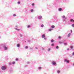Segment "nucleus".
I'll return each mask as SVG.
<instances>
[{"instance_id":"11","label":"nucleus","mask_w":74,"mask_h":74,"mask_svg":"<svg viewBox=\"0 0 74 74\" xmlns=\"http://www.w3.org/2000/svg\"><path fill=\"white\" fill-rule=\"evenodd\" d=\"M53 41H54V40H53V39H52V40H51V42H53Z\"/></svg>"},{"instance_id":"38","label":"nucleus","mask_w":74,"mask_h":74,"mask_svg":"<svg viewBox=\"0 0 74 74\" xmlns=\"http://www.w3.org/2000/svg\"><path fill=\"white\" fill-rule=\"evenodd\" d=\"M36 49H38V48L37 47H36Z\"/></svg>"},{"instance_id":"43","label":"nucleus","mask_w":74,"mask_h":74,"mask_svg":"<svg viewBox=\"0 0 74 74\" xmlns=\"http://www.w3.org/2000/svg\"><path fill=\"white\" fill-rule=\"evenodd\" d=\"M59 43H61V42H60Z\"/></svg>"},{"instance_id":"10","label":"nucleus","mask_w":74,"mask_h":74,"mask_svg":"<svg viewBox=\"0 0 74 74\" xmlns=\"http://www.w3.org/2000/svg\"><path fill=\"white\" fill-rule=\"evenodd\" d=\"M57 72L58 73H60V71H58Z\"/></svg>"},{"instance_id":"15","label":"nucleus","mask_w":74,"mask_h":74,"mask_svg":"<svg viewBox=\"0 0 74 74\" xmlns=\"http://www.w3.org/2000/svg\"><path fill=\"white\" fill-rule=\"evenodd\" d=\"M15 62H12V64H15Z\"/></svg>"},{"instance_id":"35","label":"nucleus","mask_w":74,"mask_h":74,"mask_svg":"<svg viewBox=\"0 0 74 74\" xmlns=\"http://www.w3.org/2000/svg\"><path fill=\"white\" fill-rule=\"evenodd\" d=\"M48 51H50V50H51L50 49H48Z\"/></svg>"},{"instance_id":"9","label":"nucleus","mask_w":74,"mask_h":74,"mask_svg":"<svg viewBox=\"0 0 74 74\" xmlns=\"http://www.w3.org/2000/svg\"><path fill=\"white\" fill-rule=\"evenodd\" d=\"M51 27H52V28H54L55 26L54 25H52L51 26Z\"/></svg>"},{"instance_id":"27","label":"nucleus","mask_w":74,"mask_h":74,"mask_svg":"<svg viewBox=\"0 0 74 74\" xmlns=\"http://www.w3.org/2000/svg\"><path fill=\"white\" fill-rule=\"evenodd\" d=\"M41 27H44V25H41Z\"/></svg>"},{"instance_id":"6","label":"nucleus","mask_w":74,"mask_h":74,"mask_svg":"<svg viewBox=\"0 0 74 74\" xmlns=\"http://www.w3.org/2000/svg\"><path fill=\"white\" fill-rule=\"evenodd\" d=\"M70 35H71V33H69L68 35V37H70Z\"/></svg>"},{"instance_id":"30","label":"nucleus","mask_w":74,"mask_h":74,"mask_svg":"<svg viewBox=\"0 0 74 74\" xmlns=\"http://www.w3.org/2000/svg\"><path fill=\"white\" fill-rule=\"evenodd\" d=\"M51 46H53V45H54V44H52L51 45Z\"/></svg>"},{"instance_id":"17","label":"nucleus","mask_w":74,"mask_h":74,"mask_svg":"<svg viewBox=\"0 0 74 74\" xmlns=\"http://www.w3.org/2000/svg\"><path fill=\"white\" fill-rule=\"evenodd\" d=\"M31 12H33V9H32V10H31Z\"/></svg>"},{"instance_id":"25","label":"nucleus","mask_w":74,"mask_h":74,"mask_svg":"<svg viewBox=\"0 0 74 74\" xmlns=\"http://www.w3.org/2000/svg\"><path fill=\"white\" fill-rule=\"evenodd\" d=\"M66 62L67 63H69V61L68 60V61H66Z\"/></svg>"},{"instance_id":"41","label":"nucleus","mask_w":74,"mask_h":74,"mask_svg":"<svg viewBox=\"0 0 74 74\" xmlns=\"http://www.w3.org/2000/svg\"><path fill=\"white\" fill-rule=\"evenodd\" d=\"M73 22H74V20L73 21Z\"/></svg>"},{"instance_id":"37","label":"nucleus","mask_w":74,"mask_h":74,"mask_svg":"<svg viewBox=\"0 0 74 74\" xmlns=\"http://www.w3.org/2000/svg\"><path fill=\"white\" fill-rule=\"evenodd\" d=\"M71 33H72V32H73V31H72V30H71Z\"/></svg>"},{"instance_id":"26","label":"nucleus","mask_w":74,"mask_h":74,"mask_svg":"<svg viewBox=\"0 0 74 74\" xmlns=\"http://www.w3.org/2000/svg\"><path fill=\"white\" fill-rule=\"evenodd\" d=\"M14 16H16V14H13Z\"/></svg>"},{"instance_id":"14","label":"nucleus","mask_w":74,"mask_h":74,"mask_svg":"<svg viewBox=\"0 0 74 74\" xmlns=\"http://www.w3.org/2000/svg\"><path fill=\"white\" fill-rule=\"evenodd\" d=\"M52 30V29H49V31L50 32H51V30Z\"/></svg>"},{"instance_id":"8","label":"nucleus","mask_w":74,"mask_h":74,"mask_svg":"<svg viewBox=\"0 0 74 74\" xmlns=\"http://www.w3.org/2000/svg\"><path fill=\"white\" fill-rule=\"evenodd\" d=\"M58 10L59 11H61L62 10V9L60 8V9H59Z\"/></svg>"},{"instance_id":"29","label":"nucleus","mask_w":74,"mask_h":74,"mask_svg":"<svg viewBox=\"0 0 74 74\" xmlns=\"http://www.w3.org/2000/svg\"><path fill=\"white\" fill-rule=\"evenodd\" d=\"M41 69V67H40L39 68V69Z\"/></svg>"},{"instance_id":"24","label":"nucleus","mask_w":74,"mask_h":74,"mask_svg":"<svg viewBox=\"0 0 74 74\" xmlns=\"http://www.w3.org/2000/svg\"><path fill=\"white\" fill-rule=\"evenodd\" d=\"M28 48V47H27V46H26V47H25V48H26V49H27Z\"/></svg>"},{"instance_id":"20","label":"nucleus","mask_w":74,"mask_h":74,"mask_svg":"<svg viewBox=\"0 0 74 74\" xmlns=\"http://www.w3.org/2000/svg\"><path fill=\"white\" fill-rule=\"evenodd\" d=\"M62 18H65V16H62Z\"/></svg>"},{"instance_id":"13","label":"nucleus","mask_w":74,"mask_h":74,"mask_svg":"<svg viewBox=\"0 0 74 74\" xmlns=\"http://www.w3.org/2000/svg\"><path fill=\"white\" fill-rule=\"evenodd\" d=\"M64 45H67V43H64Z\"/></svg>"},{"instance_id":"5","label":"nucleus","mask_w":74,"mask_h":74,"mask_svg":"<svg viewBox=\"0 0 74 74\" xmlns=\"http://www.w3.org/2000/svg\"><path fill=\"white\" fill-rule=\"evenodd\" d=\"M15 30H17V31H19V30H20V29H18V28H15Z\"/></svg>"},{"instance_id":"32","label":"nucleus","mask_w":74,"mask_h":74,"mask_svg":"<svg viewBox=\"0 0 74 74\" xmlns=\"http://www.w3.org/2000/svg\"><path fill=\"white\" fill-rule=\"evenodd\" d=\"M32 5H34V3H33L32 4Z\"/></svg>"},{"instance_id":"42","label":"nucleus","mask_w":74,"mask_h":74,"mask_svg":"<svg viewBox=\"0 0 74 74\" xmlns=\"http://www.w3.org/2000/svg\"><path fill=\"white\" fill-rule=\"evenodd\" d=\"M20 36H22V35H20Z\"/></svg>"},{"instance_id":"4","label":"nucleus","mask_w":74,"mask_h":74,"mask_svg":"<svg viewBox=\"0 0 74 74\" xmlns=\"http://www.w3.org/2000/svg\"><path fill=\"white\" fill-rule=\"evenodd\" d=\"M4 48L5 50H7V49H8V47H4Z\"/></svg>"},{"instance_id":"36","label":"nucleus","mask_w":74,"mask_h":74,"mask_svg":"<svg viewBox=\"0 0 74 74\" xmlns=\"http://www.w3.org/2000/svg\"><path fill=\"white\" fill-rule=\"evenodd\" d=\"M44 39H45V40H46L47 39V38H45Z\"/></svg>"},{"instance_id":"7","label":"nucleus","mask_w":74,"mask_h":74,"mask_svg":"<svg viewBox=\"0 0 74 74\" xmlns=\"http://www.w3.org/2000/svg\"><path fill=\"white\" fill-rule=\"evenodd\" d=\"M38 19H41L42 18V16H40L38 17Z\"/></svg>"},{"instance_id":"22","label":"nucleus","mask_w":74,"mask_h":74,"mask_svg":"<svg viewBox=\"0 0 74 74\" xmlns=\"http://www.w3.org/2000/svg\"><path fill=\"white\" fill-rule=\"evenodd\" d=\"M64 61L65 62H67V60L66 59H65V60Z\"/></svg>"},{"instance_id":"28","label":"nucleus","mask_w":74,"mask_h":74,"mask_svg":"<svg viewBox=\"0 0 74 74\" xmlns=\"http://www.w3.org/2000/svg\"><path fill=\"white\" fill-rule=\"evenodd\" d=\"M72 26L73 27H74V24H72Z\"/></svg>"},{"instance_id":"31","label":"nucleus","mask_w":74,"mask_h":74,"mask_svg":"<svg viewBox=\"0 0 74 74\" xmlns=\"http://www.w3.org/2000/svg\"><path fill=\"white\" fill-rule=\"evenodd\" d=\"M72 55H74V52H73Z\"/></svg>"},{"instance_id":"2","label":"nucleus","mask_w":74,"mask_h":74,"mask_svg":"<svg viewBox=\"0 0 74 74\" xmlns=\"http://www.w3.org/2000/svg\"><path fill=\"white\" fill-rule=\"evenodd\" d=\"M42 38H44L45 37V34H44L42 35Z\"/></svg>"},{"instance_id":"18","label":"nucleus","mask_w":74,"mask_h":74,"mask_svg":"<svg viewBox=\"0 0 74 74\" xmlns=\"http://www.w3.org/2000/svg\"><path fill=\"white\" fill-rule=\"evenodd\" d=\"M73 21V19H71L70 20L71 22H72V21Z\"/></svg>"},{"instance_id":"1","label":"nucleus","mask_w":74,"mask_h":74,"mask_svg":"<svg viewBox=\"0 0 74 74\" xmlns=\"http://www.w3.org/2000/svg\"><path fill=\"white\" fill-rule=\"evenodd\" d=\"M1 69L3 70H5V69H6V67H5V66H2Z\"/></svg>"},{"instance_id":"3","label":"nucleus","mask_w":74,"mask_h":74,"mask_svg":"<svg viewBox=\"0 0 74 74\" xmlns=\"http://www.w3.org/2000/svg\"><path fill=\"white\" fill-rule=\"evenodd\" d=\"M52 64H53V65H55L56 64V62H55L54 61H53L52 62Z\"/></svg>"},{"instance_id":"39","label":"nucleus","mask_w":74,"mask_h":74,"mask_svg":"<svg viewBox=\"0 0 74 74\" xmlns=\"http://www.w3.org/2000/svg\"><path fill=\"white\" fill-rule=\"evenodd\" d=\"M67 50H69V48L67 49Z\"/></svg>"},{"instance_id":"34","label":"nucleus","mask_w":74,"mask_h":74,"mask_svg":"<svg viewBox=\"0 0 74 74\" xmlns=\"http://www.w3.org/2000/svg\"><path fill=\"white\" fill-rule=\"evenodd\" d=\"M28 27H30V25H28Z\"/></svg>"},{"instance_id":"33","label":"nucleus","mask_w":74,"mask_h":74,"mask_svg":"<svg viewBox=\"0 0 74 74\" xmlns=\"http://www.w3.org/2000/svg\"><path fill=\"white\" fill-rule=\"evenodd\" d=\"M18 4H20V2H18Z\"/></svg>"},{"instance_id":"21","label":"nucleus","mask_w":74,"mask_h":74,"mask_svg":"<svg viewBox=\"0 0 74 74\" xmlns=\"http://www.w3.org/2000/svg\"><path fill=\"white\" fill-rule=\"evenodd\" d=\"M56 48H57V49H58V48H59V47L58 46H57L56 47Z\"/></svg>"},{"instance_id":"23","label":"nucleus","mask_w":74,"mask_h":74,"mask_svg":"<svg viewBox=\"0 0 74 74\" xmlns=\"http://www.w3.org/2000/svg\"><path fill=\"white\" fill-rule=\"evenodd\" d=\"M70 48H71V49H72L73 48V46H71Z\"/></svg>"},{"instance_id":"12","label":"nucleus","mask_w":74,"mask_h":74,"mask_svg":"<svg viewBox=\"0 0 74 74\" xmlns=\"http://www.w3.org/2000/svg\"><path fill=\"white\" fill-rule=\"evenodd\" d=\"M20 46V45H19V44H18L17 45V46L18 47H19Z\"/></svg>"},{"instance_id":"40","label":"nucleus","mask_w":74,"mask_h":74,"mask_svg":"<svg viewBox=\"0 0 74 74\" xmlns=\"http://www.w3.org/2000/svg\"><path fill=\"white\" fill-rule=\"evenodd\" d=\"M9 64H10V65H11V63H10Z\"/></svg>"},{"instance_id":"16","label":"nucleus","mask_w":74,"mask_h":74,"mask_svg":"<svg viewBox=\"0 0 74 74\" xmlns=\"http://www.w3.org/2000/svg\"><path fill=\"white\" fill-rule=\"evenodd\" d=\"M58 38H59V39H60V38H61V36H59L58 37Z\"/></svg>"},{"instance_id":"19","label":"nucleus","mask_w":74,"mask_h":74,"mask_svg":"<svg viewBox=\"0 0 74 74\" xmlns=\"http://www.w3.org/2000/svg\"><path fill=\"white\" fill-rule=\"evenodd\" d=\"M16 61H18V58H16Z\"/></svg>"},{"instance_id":"44","label":"nucleus","mask_w":74,"mask_h":74,"mask_svg":"<svg viewBox=\"0 0 74 74\" xmlns=\"http://www.w3.org/2000/svg\"><path fill=\"white\" fill-rule=\"evenodd\" d=\"M73 65L74 66V64H73Z\"/></svg>"}]
</instances>
